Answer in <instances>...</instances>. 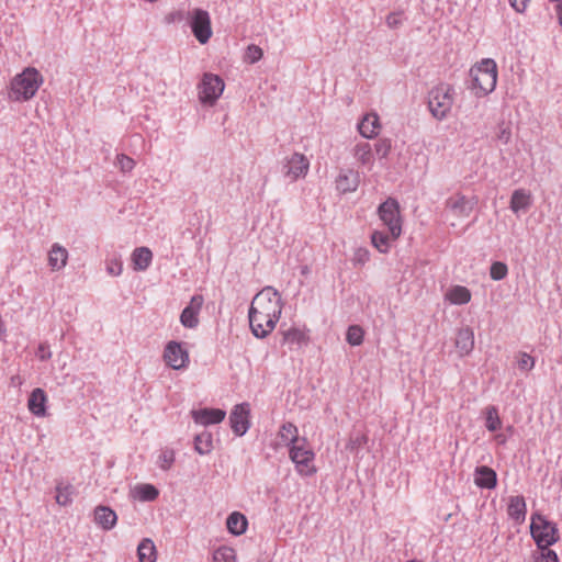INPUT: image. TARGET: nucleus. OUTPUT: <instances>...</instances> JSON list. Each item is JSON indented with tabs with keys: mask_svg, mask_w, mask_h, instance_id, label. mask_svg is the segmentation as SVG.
<instances>
[{
	"mask_svg": "<svg viewBox=\"0 0 562 562\" xmlns=\"http://www.w3.org/2000/svg\"><path fill=\"white\" fill-rule=\"evenodd\" d=\"M283 302L280 293L271 286H266L252 299L248 318L251 333L257 338L270 335L282 314Z\"/></svg>",
	"mask_w": 562,
	"mask_h": 562,
	"instance_id": "obj_1",
	"label": "nucleus"
},
{
	"mask_svg": "<svg viewBox=\"0 0 562 562\" xmlns=\"http://www.w3.org/2000/svg\"><path fill=\"white\" fill-rule=\"evenodd\" d=\"M43 82L44 78L36 68L26 67L12 78L8 97L16 102L29 101L36 94Z\"/></svg>",
	"mask_w": 562,
	"mask_h": 562,
	"instance_id": "obj_2",
	"label": "nucleus"
},
{
	"mask_svg": "<svg viewBox=\"0 0 562 562\" xmlns=\"http://www.w3.org/2000/svg\"><path fill=\"white\" fill-rule=\"evenodd\" d=\"M497 65L492 58L475 63L470 69L471 90L476 97H485L494 91L497 83Z\"/></svg>",
	"mask_w": 562,
	"mask_h": 562,
	"instance_id": "obj_3",
	"label": "nucleus"
},
{
	"mask_svg": "<svg viewBox=\"0 0 562 562\" xmlns=\"http://www.w3.org/2000/svg\"><path fill=\"white\" fill-rule=\"evenodd\" d=\"M454 102V89L449 83H439L429 92L428 108L437 120L447 117Z\"/></svg>",
	"mask_w": 562,
	"mask_h": 562,
	"instance_id": "obj_4",
	"label": "nucleus"
},
{
	"mask_svg": "<svg viewBox=\"0 0 562 562\" xmlns=\"http://www.w3.org/2000/svg\"><path fill=\"white\" fill-rule=\"evenodd\" d=\"M289 457L300 475L312 476L317 472L314 463L315 453L306 438H301V441H297L295 446H291Z\"/></svg>",
	"mask_w": 562,
	"mask_h": 562,
	"instance_id": "obj_5",
	"label": "nucleus"
},
{
	"mask_svg": "<svg viewBox=\"0 0 562 562\" xmlns=\"http://www.w3.org/2000/svg\"><path fill=\"white\" fill-rule=\"evenodd\" d=\"M530 533L537 547H550L560 538L557 525L540 514H532Z\"/></svg>",
	"mask_w": 562,
	"mask_h": 562,
	"instance_id": "obj_6",
	"label": "nucleus"
},
{
	"mask_svg": "<svg viewBox=\"0 0 562 562\" xmlns=\"http://www.w3.org/2000/svg\"><path fill=\"white\" fill-rule=\"evenodd\" d=\"M378 215L384 226L392 233V237L400 238L402 235V216L398 202L389 198L378 209Z\"/></svg>",
	"mask_w": 562,
	"mask_h": 562,
	"instance_id": "obj_7",
	"label": "nucleus"
},
{
	"mask_svg": "<svg viewBox=\"0 0 562 562\" xmlns=\"http://www.w3.org/2000/svg\"><path fill=\"white\" fill-rule=\"evenodd\" d=\"M281 346L289 350H299L311 341L310 329L305 325H292L279 331Z\"/></svg>",
	"mask_w": 562,
	"mask_h": 562,
	"instance_id": "obj_8",
	"label": "nucleus"
},
{
	"mask_svg": "<svg viewBox=\"0 0 562 562\" xmlns=\"http://www.w3.org/2000/svg\"><path fill=\"white\" fill-rule=\"evenodd\" d=\"M224 81L217 75L204 74L199 86V99L202 103L213 105L224 91Z\"/></svg>",
	"mask_w": 562,
	"mask_h": 562,
	"instance_id": "obj_9",
	"label": "nucleus"
},
{
	"mask_svg": "<svg viewBox=\"0 0 562 562\" xmlns=\"http://www.w3.org/2000/svg\"><path fill=\"white\" fill-rule=\"evenodd\" d=\"M190 26L199 43L206 44L212 37V24L207 11L202 9L192 10L190 13Z\"/></svg>",
	"mask_w": 562,
	"mask_h": 562,
	"instance_id": "obj_10",
	"label": "nucleus"
},
{
	"mask_svg": "<svg viewBox=\"0 0 562 562\" xmlns=\"http://www.w3.org/2000/svg\"><path fill=\"white\" fill-rule=\"evenodd\" d=\"M283 169L284 176L293 182L307 175L310 161L303 154L294 153L285 159Z\"/></svg>",
	"mask_w": 562,
	"mask_h": 562,
	"instance_id": "obj_11",
	"label": "nucleus"
},
{
	"mask_svg": "<svg viewBox=\"0 0 562 562\" xmlns=\"http://www.w3.org/2000/svg\"><path fill=\"white\" fill-rule=\"evenodd\" d=\"M165 362L175 370L183 369L189 363V353L180 342L170 341L164 351Z\"/></svg>",
	"mask_w": 562,
	"mask_h": 562,
	"instance_id": "obj_12",
	"label": "nucleus"
},
{
	"mask_svg": "<svg viewBox=\"0 0 562 562\" xmlns=\"http://www.w3.org/2000/svg\"><path fill=\"white\" fill-rule=\"evenodd\" d=\"M250 408L246 403L238 404L231 413V426L235 435L243 436L249 428Z\"/></svg>",
	"mask_w": 562,
	"mask_h": 562,
	"instance_id": "obj_13",
	"label": "nucleus"
},
{
	"mask_svg": "<svg viewBox=\"0 0 562 562\" xmlns=\"http://www.w3.org/2000/svg\"><path fill=\"white\" fill-rule=\"evenodd\" d=\"M204 299L202 295L192 296L189 305L182 311L180 322L184 327L194 328L199 324V313L203 305Z\"/></svg>",
	"mask_w": 562,
	"mask_h": 562,
	"instance_id": "obj_14",
	"label": "nucleus"
},
{
	"mask_svg": "<svg viewBox=\"0 0 562 562\" xmlns=\"http://www.w3.org/2000/svg\"><path fill=\"white\" fill-rule=\"evenodd\" d=\"M297 441H301L297 427L292 423H285L279 428L273 447L274 449L281 447H289L290 449L291 446H295Z\"/></svg>",
	"mask_w": 562,
	"mask_h": 562,
	"instance_id": "obj_15",
	"label": "nucleus"
},
{
	"mask_svg": "<svg viewBox=\"0 0 562 562\" xmlns=\"http://www.w3.org/2000/svg\"><path fill=\"white\" fill-rule=\"evenodd\" d=\"M225 411L220 408H203L192 412L194 422L203 426L218 424L225 418Z\"/></svg>",
	"mask_w": 562,
	"mask_h": 562,
	"instance_id": "obj_16",
	"label": "nucleus"
},
{
	"mask_svg": "<svg viewBox=\"0 0 562 562\" xmlns=\"http://www.w3.org/2000/svg\"><path fill=\"white\" fill-rule=\"evenodd\" d=\"M474 483L481 488L492 490L497 484L496 472L486 465L477 467L474 471Z\"/></svg>",
	"mask_w": 562,
	"mask_h": 562,
	"instance_id": "obj_17",
	"label": "nucleus"
},
{
	"mask_svg": "<svg viewBox=\"0 0 562 562\" xmlns=\"http://www.w3.org/2000/svg\"><path fill=\"white\" fill-rule=\"evenodd\" d=\"M46 393L44 390L37 387L32 391L29 397L27 408L33 415L37 417H44L46 415Z\"/></svg>",
	"mask_w": 562,
	"mask_h": 562,
	"instance_id": "obj_18",
	"label": "nucleus"
},
{
	"mask_svg": "<svg viewBox=\"0 0 562 562\" xmlns=\"http://www.w3.org/2000/svg\"><path fill=\"white\" fill-rule=\"evenodd\" d=\"M456 348L461 357L468 356L474 348V333L470 327L458 330L456 336Z\"/></svg>",
	"mask_w": 562,
	"mask_h": 562,
	"instance_id": "obj_19",
	"label": "nucleus"
},
{
	"mask_svg": "<svg viewBox=\"0 0 562 562\" xmlns=\"http://www.w3.org/2000/svg\"><path fill=\"white\" fill-rule=\"evenodd\" d=\"M359 133L366 138L375 137L380 130V119L375 113H368L363 116L361 122L358 125Z\"/></svg>",
	"mask_w": 562,
	"mask_h": 562,
	"instance_id": "obj_20",
	"label": "nucleus"
},
{
	"mask_svg": "<svg viewBox=\"0 0 562 562\" xmlns=\"http://www.w3.org/2000/svg\"><path fill=\"white\" fill-rule=\"evenodd\" d=\"M527 506L525 498L520 495L510 496L507 505L508 516L517 524L524 522L526 518Z\"/></svg>",
	"mask_w": 562,
	"mask_h": 562,
	"instance_id": "obj_21",
	"label": "nucleus"
},
{
	"mask_svg": "<svg viewBox=\"0 0 562 562\" xmlns=\"http://www.w3.org/2000/svg\"><path fill=\"white\" fill-rule=\"evenodd\" d=\"M94 521L104 530H111L117 521L114 510L106 506H98L94 509Z\"/></svg>",
	"mask_w": 562,
	"mask_h": 562,
	"instance_id": "obj_22",
	"label": "nucleus"
},
{
	"mask_svg": "<svg viewBox=\"0 0 562 562\" xmlns=\"http://www.w3.org/2000/svg\"><path fill=\"white\" fill-rule=\"evenodd\" d=\"M153 252L148 247L135 248L131 256L133 269L135 271H145L151 263Z\"/></svg>",
	"mask_w": 562,
	"mask_h": 562,
	"instance_id": "obj_23",
	"label": "nucleus"
},
{
	"mask_svg": "<svg viewBox=\"0 0 562 562\" xmlns=\"http://www.w3.org/2000/svg\"><path fill=\"white\" fill-rule=\"evenodd\" d=\"M68 260V251L59 244H54L48 252V265L52 270H61Z\"/></svg>",
	"mask_w": 562,
	"mask_h": 562,
	"instance_id": "obj_24",
	"label": "nucleus"
},
{
	"mask_svg": "<svg viewBox=\"0 0 562 562\" xmlns=\"http://www.w3.org/2000/svg\"><path fill=\"white\" fill-rule=\"evenodd\" d=\"M359 186V176L352 170L341 172L336 179V188L341 193L353 192Z\"/></svg>",
	"mask_w": 562,
	"mask_h": 562,
	"instance_id": "obj_25",
	"label": "nucleus"
},
{
	"mask_svg": "<svg viewBox=\"0 0 562 562\" xmlns=\"http://www.w3.org/2000/svg\"><path fill=\"white\" fill-rule=\"evenodd\" d=\"M449 207L457 216L467 217L472 211V203L462 194H454L447 201Z\"/></svg>",
	"mask_w": 562,
	"mask_h": 562,
	"instance_id": "obj_26",
	"label": "nucleus"
},
{
	"mask_svg": "<svg viewBox=\"0 0 562 562\" xmlns=\"http://www.w3.org/2000/svg\"><path fill=\"white\" fill-rule=\"evenodd\" d=\"M353 155L359 165L367 167L369 170L373 168L374 156L369 143H360L356 145Z\"/></svg>",
	"mask_w": 562,
	"mask_h": 562,
	"instance_id": "obj_27",
	"label": "nucleus"
},
{
	"mask_svg": "<svg viewBox=\"0 0 562 562\" xmlns=\"http://www.w3.org/2000/svg\"><path fill=\"white\" fill-rule=\"evenodd\" d=\"M532 202L531 193L525 189H517L510 198V210L514 213L529 209Z\"/></svg>",
	"mask_w": 562,
	"mask_h": 562,
	"instance_id": "obj_28",
	"label": "nucleus"
},
{
	"mask_svg": "<svg viewBox=\"0 0 562 562\" xmlns=\"http://www.w3.org/2000/svg\"><path fill=\"white\" fill-rule=\"evenodd\" d=\"M447 301L454 305H463L471 301L470 290L463 285H453L445 294Z\"/></svg>",
	"mask_w": 562,
	"mask_h": 562,
	"instance_id": "obj_29",
	"label": "nucleus"
},
{
	"mask_svg": "<svg viewBox=\"0 0 562 562\" xmlns=\"http://www.w3.org/2000/svg\"><path fill=\"white\" fill-rule=\"evenodd\" d=\"M398 238L392 237V233L374 231L371 235L372 246L381 254H387L392 247V243Z\"/></svg>",
	"mask_w": 562,
	"mask_h": 562,
	"instance_id": "obj_30",
	"label": "nucleus"
},
{
	"mask_svg": "<svg viewBox=\"0 0 562 562\" xmlns=\"http://www.w3.org/2000/svg\"><path fill=\"white\" fill-rule=\"evenodd\" d=\"M137 555L139 562H156L157 550L154 542L148 538L143 539L138 544Z\"/></svg>",
	"mask_w": 562,
	"mask_h": 562,
	"instance_id": "obj_31",
	"label": "nucleus"
},
{
	"mask_svg": "<svg viewBox=\"0 0 562 562\" xmlns=\"http://www.w3.org/2000/svg\"><path fill=\"white\" fill-rule=\"evenodd\" d=\"M247 525L246 517L237 512L231 514L226 520L227 529L236 536L243 535L247 529Z\"/></svg>",
	"mask_w": 562,
	"mask_h": 562,
	"instance_id": "obj_32",
	"label": "nucleus"
},
{
	"mask_svg": "<svg viewBox=\"0 0 562 562\" xmlns=\"http://www.w3.org/2000/svg\"><path fill=\"white\" fill-rule=\"evenodd\" d=\"M194 449L199 454H207L213 449L212 435L210 432H202L194 438Z\"/></svg>",
	"mask_w": 562,
	"mask_h": 562,
	"instance_id": "obj_33",
	"label": "nucleus"
},
{
	"mask_svg": "<svg viewBox=\"0 0 562 562\" xmlns=\"http://www.w3.org/2000/svg\"><path fill=\"white\" fill-rule=\"evenodd\" d=\"M134 493L143 502L155 501L159 495L158 490L151 484H140L135 487Z\"/></svg>",
	"mask_w": 562,
	"mask_h": 562,
	"instance_id": "obj_34",
	"label": "nucleus"
},
{
	"mask_svg": "<svg viewBox=\"0 0 562 562\" xmlns=\"http://www.w3.org/2000/svg\"><path fill=\"white\" fill-rule=\"evenodd\" d=\"M485 426L490 431H496L502 427V420L495 406L485 408Z\"/></svg>",
	"mask_w": 562,
	"mask_h": 562,
	"instance_id": "obj_35",
	"label": "nucleus"
},
{
	"mask_svg": "<svg viewBox=\"0 0 562 562\" xmlns=\"http://www.w3.org/2000/svg\"><path fill=\"white\" fill-rule=\"evenodd\" d=\"M236 552L231 547H220L213 552V562H236Z\"/></svg>",
	"mask_w": 562,
	"mask_h": 562,
	"instance_id": "obj_36",
	"label": "nucleus"
},
{
	"mask_svg": "<svg viewBox=\"0 0 562 562\" xmlns=\"http://www.w3.org/2000/svg\"><path fill=\"white\" fill-rule=\"evenodd\" d=\"M364 331L359 325L349 326L346 339L351 346H359L363 342Z\"/></svg>",
	"mask_w": 562,
	"mask_h": 562,
	"instance_id": "obj_37",
	"label": "nucleus"
},
{
	"mask_svg": "<svg viewBox=\"0 0 562 562\" xmlns=\"http://www.w3.org/2000/svg\"><path fill=\"white\" fill-rule=\"evenodd\" d=\"M175 457H176V453H175L173 449L164 448L160 451V454H159L158 461H157L160 469L164 471L169 470L175 462Z\"/></svg>",
	"mask_w": 562,
	"mask_h": 562,
	"instance_id": "obj_38",
	"label": "nucleus"
},
{
	"mask_svg": "<svg viewBox=\"0 0 562 562\" xmlns=\"http://www.w3.org/2000/svg\"><path fill=\"white\" fill-rule=\"evenodd\" d=\"M71 485H58L56 488V502L61 506H67L71 503L72 498Z\"/></svg>",
	"mask_w": 562,
	"mask_h": 562,
	"instance_id": "obj_39",
	"label": "nucleus"
},
{
	"mask_svg": "<svg viewBox=\"0 0 562 562\" xmlns=\"http://www.w3.org/2000/svg\"><path fill=\"white\" fill-rule=\"evenodd\" d=\"M374 151L379 159H385L392 151V140L390 138H380L374 144Z\"/></svg>",
	"mask_w": 562,
	"mask_h": 562,
	"instance_id": "obj_40",
	"label": "nucleus"
},
{
	"mask_svg": "<svg viewBox=\"0 0 562 562\" xmlns=\"http://www.w3.org/2000/svg\"><path fill=\"white\" fill-rule=\"evenodd\" d=\"M515 358L517 366L521 371H530L533 369L536 361L529 353L520 351Z\"/></svg>",
	"mask_w": 562,
	"mask_h": 562,
	"instance_id": "obj_41",
	"label": "nucleus"
},
{
	"mask_svg": "<svg viewBox=\"0 0 562 562\" xmlns=\"http://www.w3.org/2000/svg\"><path fill=\"white\" fill-rule=\"evenodd\" d=\"M539 552L535 555V562H559L558 554L549 547H538Z\"/></svg>",
	"mask_w": 562,
	"mask_h": 562,
	"instance_id": "obj_42",
	"label": "nucleus"
},
{
	"mask_svg": "<svg viewBox=\"0 0 562 562\" xmlns=\"http://www.w3.org/2000/svg\"><path fill=\"white\" fill-rule=\"evenodd\" d=\"M508 273L507 266L502 261H495L490 268V276L493 280L499 281L506 278Z\"/></svg>",
	"mask_w": 562,
	"mask_h": 562,
	"instance_id": "obj_43",
	"label": "nucleus"
},
{
	"mask_svg": "<svg viewBox=\"0 0 562 562\" xmlns=\"http://www.w3.org/2000/svg\"><path fill=\"white\" fill-rule=\"evenodd\" d=\"M116 161H117L119 168L123 172L131 171L135 166V161L131 157H128L124 154L117 155Z\"/></svg>",
	"mask_w": 562,
	"mask_h": 562,
	"instance_id": "obj_44",
	"label": "nucleus"
},
{
	"mask_svg": "<svg viewBox=\"0 0 562 562\" xmlns=\"http://www.w3.org/2000/svg\"><path fill=\"white\" fill-rule=\"evenodd\" d=\"M370 260V252L367 248H358L353 252L352 261L355 265L363 266Z\"/></svg>",
	"mask_w": 562,
	"mask_h": 562,
	"instance_id": "obj_45",
	"label": "nucleus"
},
{
	"mask_svg": "<svg viewBox=\"0 0 562 562\" xmlns=\"http://www.w3.org/2000/svg\"><path fill=\"white\" fill-rule=\"evenodd\" d=\"M262 57V49L259 47V46H256V45H250L248 46L247 50H246V60L249 61L250 64H254L256 61H258L259 59H261Z\"/></svg>",
	"mask_w": 562,
	"mask_h": 562,
	"instance_id": "obj_46",
	"label": "nucleus"
},
{
	"mask_svg": "<svg viewBox=\"0 0 562 562\" xmlns=\"http://www.w3.org/2000/svg\"><path fill=\"white\" fill-rule=\"evenodd\" d=\"M122 270H123V265H122L121 259L113 258V259L108 260L106 271L109 272V274L120 276L122 273Z\"/></svg>",
	"mask_w": 562,
	"mask_h": 562,
	"instance_id": "obj_47",
	"label": "nucleus"
},
{
	"mask_svg": "<svg viewBox=\"0 0 562 562\" xmlns=\"http://www.w3.org/2000/svg\"><path fill=\"white\" fill-rule=\"evenodd\" d=\"M510 130L507 126H499V131L497 132V139L504 144H507L510 139Z\"/></svg>",
	"mask_w": 562,
	"mask_h": 562,
	"instance_id": "obj_48",
	"label": "nucleus"
},
{
	"mask_svg": "<svg viewBox=\"0 0 562 562\" xmlns=\"http://www.w3.org/2000/svg\"><path fill=\"white\" fill-rule=\"evenodd\" d=\"M529 0H509L510 5L513 9L518 12L522 13L527 9Z\"/></svg>",
	"mask_w": 562,
	"mask_h": 562,
	"instance_id": "obj_49",
	"label": "nucleus"
},
{
	"mask_svg": "<svg viewBox=\"0 0 562 562\" xmlns=\"http://www.w3.org/2000/svg\"><path fill=\"white\" fill-rule=\"evenodd\" d=\"M386 21L390 26H396L400 23V15L395 13L390 14Z\"/></svg>",
	"mask_w": 562,
	"mask_h": 562,
	"instance_id": "obj_50",
	"label": "nucleus"
}]
</instances>
